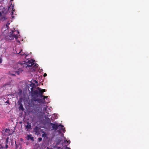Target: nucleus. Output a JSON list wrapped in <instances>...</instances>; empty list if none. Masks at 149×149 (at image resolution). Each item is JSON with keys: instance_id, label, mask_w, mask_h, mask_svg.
Returning a JSON list of instances; mask_svg holds the SVG:
<instances>
[{"instance_id": "1", "label": "nucleus", "mask_w": 149, "mask_h": 149, "mask_svg": "<svg viewBox=\"0 0 149 149\" xmlns=\"http://www.w3.org/2000/svg\"><path fill=\"white\" fill-rule=\"evenodd\" d=\"M10 30L9 26L3 25L1 29L2 34L0 36V37L4 39L7 41L13 40L15 38L17 39L18 36L15 35V33H18L19 32L17 31Z\"/></svg>"}, {"instance_id": "2", "label": "nucleus", "mask_w": 149, "mask_h": 149, "mask_svg": "<svg viewBox=\"0 0 149 149\" xmlns=\"http://www.w3.org/2000/svg\"><path fill=\"white\" fill-rule=\"evenodd\" d=\"M31 85L32 87L31 88V95L32 99L34 101H37L39 103L42 102L43 100L38 98V97L42 98L43 96V92L41 91V89L38 87L36 89H35L36 88L35 84H33Z\"/></svg>"}, {"instance_id": "3", "label": "nucleus", "mask_w": 149, "mask_h": 149, "mask_svg": "<svg viewBox=\"0 0 149 149\" xmlns=\"http://www.w3.org/2000/svg\"><path fill=\"white\" fill-rule=\"evenodd\" d=\"M9 139L8 137L5 140H4L3 139L0 140V149H6L8 148V145L10 143L8 141Z\"/></svg>"}, {"instance_id": "4", "label": "nucleus", "mask_w": 149, "mask_h": 149, "mask_svg": "<svg viewBox=\"0 0 149 149\" xmlns=\"http://www.w3.org/2000/svg\"><path fill=\"white\" fill-rule=\"evenodd\" d=\"M23 66L24 65L20 63H18L15 65L14 67L15 69L17 70L16 71V73L18 75L20 73L22 72L23 71Z\"/></svg>"}, {"instance_id": "5", "label": "nucleus", "mask_w": 149, "mask_h": 149, "mask_svg": "<svg viewBox=\"0 0 149 149\" xmlns=\"http://www.w3.org/2000/svg\"><path fill=\"white\" fill-rule=\"evenodd\" d=\"M6 12L4 8L3 9H0V17L1 20L4 21L7 19L6 17Z\"/></svg>"}, {"instance_id": "6", "label": "nucleus", "mask_w": 149, "mask_h": 149, "mask_svg": "<svg viewBox=\"0 0 149 149\" xmlns=\"http://www.w3.org/2000/svg\"><path fill=\"white\" fill-rule=\"evenodd\" d=\"M1 132L2 135L3 136H8L11 134L10 133V130L9 128H6L5 131L3 130H2Z\"/></svg>"}, {"instance_id": "7", "label": "nucleus", "mask_w": 149, "mask_h": 149, "mask_svg": "<svg viewBox=\"0 0 149 149\" xmlns=\"http://www.w3.org/2000/svg\"><path fill=\"white\" fill-rule=\"evenodd\" d=\"M25 63H24V64H25L26 65V67L27 68L28 67H30L34 65V61L32 60H26L25 62Z\"/></svg>"}, {"instance_id": "8", "label": "nucleus", "mask_w": 149, "mask_h": 149, "mask_svg": "<svg viewBox=\"0 0 149 149\" xmlns=\"http://www.w3.org/2000/svg\"><path fill=\"white\" fill-rule=\"evenodd\" d=\"M52 125V127L53 129H54L55 131L58 128L60 129V127H63V126L61 124L58 125V123H51Z\"/></svg>"}, {"instance_id": "9", "label": "nucleus", "mask_w": 149, "mask_h": 149, "mask_svg": "<svg viewBox=\"0 0 149 149\" xmlns=\"http://www.w3.org/2000/svg\"><path fill=\"white\" fill-rule=\"evenodd\" d=\"M26 129H27V131H28L29 129H31V124L29 122H27L26 124L25 125Z\"/></svg>"}, {"instance_id": "10", "label": "nucleus", "mask_w": 149, "mask_h": 149, "mask_svg": "<svg viewBox=\"0 0 149 149\" xmlns=\"http://www.w3.org/2000/svg\"><path fill=\"white\" fill-rule=\"evenodd\" d=\"M40 128L37 126H36L34 128V131L36 133H38Z\"/></svg>"}, {"instance_id": "11", "label": "nucleus", "mask_w": 149, "mask_h": 149, "mask_svg": "<svg viewBox=\"0 0 149 149\" xmlns=\"http://www.w3.org/2000/svg\"><path fill=\"white\" fill-rule=\"evenodd\" d=\"M19 104L20 105V106L19 107V110H21L22 111H23L24 109L23 106V105L22 103L19 102V101H18Z\"/></svg>"}, {"instance_id": "12", "label": "nucleus", "mask_w": 149, "mask_h": 149, "mask_svg": "<svg viewBox=\"0 0 149 149\" xmlns=\"http://www.w3.org/2000/svg\"><path fill=\"white\" fill-rule=\"evenodd\" d=\"M63 127H60V128L58 130V132H59L60 131V130H61L64 133L65 132V128H63Z\"/></svg>"}, {"instance_id": "13", "label": "nucleus", "mask_w": 149, "mask_h": 149, "mask_svg": "<svg viewBox=\"0 0 149 149\" xmlns=\"http://www.w3.org/2000/svg\"><path fill=\"white\" fill-rule=\"evenodd\" d=\"M11 8L12 9V10L11 11L10 13L11 15H13V11H15V9H14V6L13 5L12 6Z\"/></svg>"}, {"instance_id": "14", "label": "nucleus", "mask_w": 149, "mask_h": 149, "mask_svg": "<svg viewBox=\"0 0 149 149\" xmlns=\"http://www.w3.org/2000/svg\"><path fill=\"white\" fill-rule=\"evenodd\" d=\"M43 99H42V100H43L42 102H40V103H44V102H45V99L47 98L48 97L47 96H45L43 95Z\"/></svg>"}, {"instance_id": "15", "label": "nucleus", "mask_w": 149, "mask_h": 149, "mask_svg": "<svg viewBox=\"0 0 149 149\" xmlns=\"http://www.w3.org/2000/svg\"><path fill=\"white\" fill-rule=\"evenodd\" d=\"M34 67L32 68L33 70L34 71L35 68L37 67L38 66V65L37 64H34V65H33Z\"/></svg>"}, {"instance_id": "16", "label": "nucleus", "mask_w": 149, "mask_h": 149, "mask_svg": "<svg viewBox=\"0 0 149 149\" xmlns=\"http://www.w3.org/2000/svg\"><path fill=\"white\" fill-rule=\"evenodd\" d=\"M15 144H16V147H15V149H20L21 148V146H20L19 145H17L16 144V143H15Z\"/></svg>"}, {"instance_id": "17", "label": "nucleus", "mask_w": 149, "mask_h": 149, "mask_svg": "<svg viewBox=\"0 0 149 149\" xmlns=\"http://www.w3.org/2000/svg\"><path fill=\"white\" fill-rule=\"evenodd\" d=\"M42 137L45 138V137H46L47 136V134L44 132V134H42Z\"/></svg>"}, {"instance_id": "18", "label": "nucleus", "mask_w": 149, "mask_h": 149, "mask_svg": "<svg viewBox=\"0 0 149 149\" xmlns=\"http://www.w3.org/2000/svg\"><path fill=\"white\" fill-rule=\"evenodd\" d=\"M31 134H30V135H27V140H29V139H30L31 138Z\"/></svg>"}, {"instance_id": "19", "label": "nucleus", "mask_w": 149, "mask_h": 149, "mask_svg": "<svg viewBox=\"0 0 149 149\" xmlns=\"http://www.w3.org/2000/svg\"><path fill=\"white\" fill-rule=\"evenodd\" d=\"M22 51V50L21 49V51L19 52L18 54H20V55L22 56V55H24V54H22V53H21V51Z\"/></svg>"}, {"instance_id": "20", "label": "nucleus", "mask_w": 149, "mask_h": 149, "mask_svg": "<svg viewBox=\"0 0 149 149\" xmlns=\"http://www.w3.org/2000/svg\"><path fill=\"white\" fill-rule=\"evenodd\" d=\"M9 85V84L8 83H7L6 84H4L3 85V86L4 87L7 85Z\"/></svg>"}, {"instance_id": "21", "label": "nucleus", "mask_w": 149, "mask_h": 149, "mask_svg": "<svg viewBox=\"0 0 149 149\" xmlns=\"http://www.w3.org/2000/svg\"><path fill=\"white\" fill-rule=\"evenodd\" d=\"M38 140L39 141H40L42 140V138H38Z\"/></svg>"}, {"instance_id": "22", "label": "nucleus", "mask_w": 149, "mask_h": 149, "mask_svg": "<svg viewBox=\"0 0 149 149\" xmlns=\"http://www.w3.org/2000/svg\"><path fill=\"white\" fill-rule=\"evenodd\" d=\"M10 24V23H9V22H8L6 24V25H5V26H8V25H9V24Z\"/></svg>"}, {"instance_id": "23", "label": "nucleus", "mask_w": 149, "mask_h": 149, "mask_svg": "<svg viewBox=\"0 0 149 149\" xmlns=\"http://www.w3.org/2000/svg\"><path fill=\"white\" fill-rule=\"evenodd\" d=\"M46 90L45 89H41V91H43V92H45Z\"/></svg>"}, {"instance_id": "24", "label": "nucleus", "mask_w": 149, "mask_h": 149, "mask_svg": "<svg viewBox=\"0 0 149 149\" xmlns=\"http://www.w3.org/2000/svg\"><path fill=\"white\" fill-rule=\"evenodd\" d=\"M6 103H7L8 104H10L9 101L8 100H7V101H6Z\"/></svg>"}, {"instance_id": "25", "label": "nucleus", "mask_w": 149, "mask_h": 149, "mask_svg": "<svg viewBox=\"0 0 149 149\" xmlns=\"http://www.w3.org/2000/svg\"><path fill=\"white\" fill-rule=\"evenodd\" d=\"M30 139H31V140L32 141H33V137H32L31 136V138Z\"/></svg>"}, {"instance_id": "26", "label": "nucleus", "mask_w": 149, "mask_h": 149, "mask_svg": "<svg viewBox=\"0 0 149 149\" xmlns=\"http://www.w3.org/2000/svg\"><path fill=\"white\" fill-rule=\"evenodd\" d=\"M47 106H46V107H44V109L45 111L47 110Z\"/></svg>"}, {"instance_id": "27", "label": "nucleus", "mask_w": 149, "mask_h": 149, "mask_svg": "<svg viewBox=\"0 0 149 149\" xmlns=\"http://www.w3.org/2000/svg\"><path fill=\"white\" fill-rule=\"evenodd\" d=\"M2 62V60L1 58H0V63H1Z\"/></svg>"}, {"instance_id": "28", "label": "nucleus", "mask_w": 149, "mask_h": 149, "mask_svg": "<svg viewBox=\"0 0 149 149\" xmlns=\"http://www.w3.org/2000/svg\"><path fill=\"white\" fill-rule=\"evenodd\" d=\"M47 74L46 73H45L44 74V77H45V76H47Z\"/></svg>"}, {"instance_id": "29", "label": "nucleus", "mask_w": 149, "mask_h": 149, "mask_svg": "<svg viewBox=\"0 0 149 149\" xmlns=\"http://www.w3.org/2000/svg\"><path fill=\"white\" fill-rule=\"evenodd\" d=\"M65 149H71L70 148L66 147Z\"/></svg>"}, {"instance_id": "30", "label": "nucleus", "mask_w": 149, "mask_h": 149, "mask_svg": "<svg viewBox=\"0 0 149 149\" xmlns=\"http://www.w3.org/2000/svg\"><path fill=\"white\" fill-rule=\"evenodd\" d=\"M67 142H68V143L69 144V143H70V141H67Z\"/></svg>"}, {"instance_id": "31", "label": "nucleus", "mask_w": 149, "mask_h": 149, "mask_svg": "<svg viewBox=\"0 0 149 149\" xmlns=\"http://www.w3.org/2000/svg\"><path fill=\"white\" fill-rule=\"evenodd\" d=\"M12 75H13V76H15V74H12Z\"/></svg>"}, {"instance_id": "32", "label": "nucleus", "mask_w": 149, "mask_h": 149, "mask_svg": "<svg viewBox=\"0 0 149 149\" xmlns=\"http://www.w3.org/2000/svg\"><path fill=\"white\" fill-rule=\"evenodd\" d=\"M58 149H61V148L60 147H58Z\"/></svg>"}, {"instance_id": "33", "label": "nucleus", "mask_w": 149, "mask_h": 149, "mask_svg": "<svg viewBox=\"0 0 149 149\" xmlns=\"http://www.w3.org/2000/svg\"><path fill=\"white\" fill-rule=\"evenodd\" d=\"M35 82H36V83H38V82H37L35 80Z\"/></svg>"}, {"instance_id": "34", "label": "nucleus", "mask_w": 149, "mask_h": 149, "mask_svg": "<svg viewBox=\"0 0 149 149\" xmlns=\"http://www.w3.org/2000/svg\"><path fill=\"white\" fill-rule=\"evenodd\" d=\"M25 55H26V56H27V54H25Z\"/></svg>"}, {"instance_id": "35", "label": "nucleus", "mask_w": 149, "mask_h": 149, "mask_svg": "<svg viewBox=\"0 0 149 149\" xmlns=\"http://www.w3.org/2000/svg\"><path fill=\"white\" fill-rule=\"evenodd\" d=\"M13 17H13V16H12V18H13Z\"/></svg>"}]
</instances>
